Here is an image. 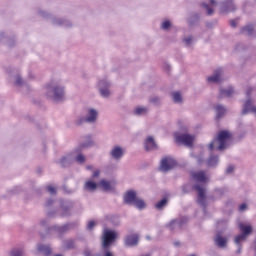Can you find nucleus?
I'll list each match as a JSON object with an SVG mask.
<instances>
[{"instance_id":"nucleus-1","label":"nucleus","mask_w":256,"mask_h":256,"mask_svg":"<svg viewBox=\"0 0 256 256\" xmlns=\"http://www.w3.org/2000/svg\"><path fill=\"white\" fill-rule=\"evenodd\" d=\"M191 175L196 183H200L194 185L195 191L198 192L197 203L201 207H205V183L209 181V175L205 171L192 172Z\"/></svg>"},{"instance_id":"nucleus-2","label":"nucleus","mask_w":256,"mask_h":256,"mask_svg":"<svg viewBox=\"0 0 256 256\" xmlns=\"http://www.w3.org/2000/svg\"><path fill=\"white\" fill-rule=\"evenodd\" d=\"M44 93L47 99L56 101L57 103L65 99V87H63L59 81H51L48 83L44 88Z\"/></svg>"},{"instance_id":"nucleus-3","label":"nucleus","mask_w":256,"mask_h":256,"mask_svg":"<svg viewBox=\"0 0 256 256\" xmlns=\"http://www.w3.org/2000/svg\"><path fill=\"white\" fill-rule=\"evenodd\" d=\"M93 144V141L91 138H88L86 143L80 144L78 147V150L74 151L72 155H68L66 157H63L60 161V164L62 167H67V165H70V163H73V161H76V163H79L80 165L83 164L85 161V156L81 154V149H85L87 147H91Z\"/></svg>"},{"instance_id":"nucleus-4","label":"nucleus","mask_w":256,"mask_h":256,"mask_svg":"<svg viewBox=\"0 0 256 256\" xmlns=\"http://www.w3.org/2000/svg\"><path fill=\"white\" fill-rule=\"evenodd\" d=\"M232 137L233 135L231 134V132L227 130L220 131L218 133V137L209 144L210 151H213V149H217L218 151H223L224 149H227L229 141H231Z\"/></svg>"},{"instance_id":"nucleus-5","label":"nucleus","mask_w":256,"mask_h":256,"mask_svg":"<svg viewBox=\"0 0 256 256\" xmlns=\"http://www.w3.org/2000/svg\"><path fill=\"white\" fill-rule=\"evenodd\" d=\"M239 229L241 234L235 237V243L238 245L236 253L238 254L241 253V244L244 243V241H247V237H249L253 231L251 225H245L243 223H239Z\"/></svg>"},{"instance_id":"nucleus-6","label":"nucleus","mask_w":256,"mask_h":256,"mask_svg":"<svg viewBox=\"0 0 256 256\" xmlns=\"http://www.w3.org/2000/svg\"><path fill=\"white\" fill-rule=\"evenodd\" d=\"M115 239H117V233H115V231L104 229L103 243H102L103 249H109V247L111 246V243H113Z\"/></svg>"},{"instance_id":"nucleus-7","label":"nucleus","mask_w":256,"mask_h":256,"mask_svg":"<svg viewBox=\"0 0 256 256\" xmlns=\"http://www.w3.org/2000/svg\"><path fill=\"white\" fill-rule=\"evenodd\" d=\"M175 141L180 145H185L186 147H193V141H195V136L189 134H175Z\"/></svg>"},{"instance_id":"nucleus-8","label":"nucleus","mask_w":256,"mask_h":256,"mask_svg":"<svg viewBox=\"0 0 256 256\" xmlns=\"http://www.w3.org/2000/svg\"><path fill=\"white\" fill-rule=\"evenodd\" d=\"M99 116V112L93 108H88L86 111V116L78 122V125L81 123H95L97 121V117Z\"/></svg>"},{"instance_id":"nucleus-9","label":"nucleus","mask_w":256,"mask_h":256,"mask_svg":"<svg viewBox=\"0 0 256 256\" xmlns=\"http://www.w3.org/2000/svg\"><path fill=\"white\" fill-rule=\"evenodd\" d=\"M177 165V161L173 159L172 157H165L161 160L160 164V171H163L164 173L167 171H170V169H173Z\"/></svg>"},{"instance_id":"nucleus-10","label":"nucleus","mask_w":256,"mask_h":256,"mask_svg":"<svg viewBox=\"0 0 256 256\" xmlns=\"http://www.w3.org/2000/svg\"><path fill=\"white\" fill-rule=\"evenodd\" d=\"M188 221L187 217H180L176 220H172L169 224L168 227L169 229H171L172 231L175 229H181V227H183V225H185V223Z\"/></svg>"},{"instance_id":"nucleus-11","label":"nucleus","mask_w":256,"mask_h":256,"mask_svg":"<svg viewBox=\"0 0 256 256\" xmlns=\"http://www.w3.org/2000/svg\"><path fill=\"white\" fill-rule=\"evenodd\" d=\"M109 82L107 80H101L99 83H98V87L100 89V95L102 97H108L110 95V92H109Z\"/></svg>"},{"instance_id":"nucleus-12","label":"nucleus","mask_w":256,"mask_h":256,"mask_svg":"<svg viewBox=\"0 0 256 256\" xmlns=\"http://www.w3.org/2000/svg\"><path fill=\"white\" fill-rule=\"evenodd\" d=\"M137 199V193L135 191L130 190L124 195V202L127 203V205H133Z\"/></svg>"},{"instance_id":"nucleus-13","label":"nucleus","mask_w":256,"mask_h":256,"mask_svg":"<svg viewBox=\"0 0 256 256\" xmlns=\"http://www.w3.org/2000/svg\"><path fill=\"white\" fill-rule=\"evenodd\" d=\"M139 243V234H131L128 235L125 239V245L128 247H134V245H137Z\"/></svg>"},{"instance_id":"nucleus-14","label":"nucleus","mask_w":256,"mask_h":256,"mask_svg":"<svg viewBox=\"0 0 256 256\" xmlns=\"http://www.w3.org/2000/svg\"><path fill=\"white\" fill-rule=\"evenodd\" d=\"M223 75V69H218L212 76H209L208 83H221V76Z\"/></svg>"},{"instance_id":"nucleus-15","label":"nucleus","mask_w":256,"mask_h":256,"mask_svg":"<svg viewBox=\"0 0 256 256\" xmlns=\"http://www.w3.org/2000/svg\"><path fill=\"white\" fill-rule=\"evenodd\" d=\"M124 153H125V150H123V148H121V146H114L110 152L111 157L116 160L121 159V157H123Z\"/></svg>"},{"instance_id":"nucleus-16","label":"nucleus","mask_w":256,"mask_h":256,"mask_svg":"<svg viewBox=\"0 0 256 256\" xmlns=\"http://www.w3.org/2000/svg\"><path fill=\"white\" fill-rule=\"evenodd\" d=\"M145 149L146 151H155L157 149V143H155V140L153 137L149 136L145 141Z\"/></svg>"},{"instance_id":"nucleus-17","label":"nucleus","mask_w":256,"mask_h":256,"mask_svg":"<svg viewBox=\"0 0 256 256\" xmlns=\"http://www.w3.org/2000/svg\"><path fill=\"white\" fill-rule=\"evenodd\" d=\"M98 187H100V189H102L103 191H112L113 189V183L110 181H107L105 179H102L99 183H98Z\"/></svg>"},{"instance_id":"nucleus-18","label":"nucleus","mask_w":256,"mask_h":256,"mask_svg":"<svg viewBox=\"0 0 256 256\" xmlns=\"http://www.w3.org/2000/svg\"><path fill=\"white\" fill-rule=\"evenodd\" d=\"M215 244L217 245V247H220L221 249H223V247L227 246V238L222 237L221 234H218L215 239Z\"/></svg>"},{"instance_id":"nucleus-19","label":"nucleus","mask_w":256,"mask_h":256,"mask_svg":"<svg viewBox=\"0 0 256 256\" xmlns=\"http://www.w3.org/2000/svg\"><path fill=\"white\" fill-rule=\"evenodd\" d=\"M234 9H235V4L233 3L232 0H228V1L224 2L221 7V11H223L224 13L233 11Z\"/></svg>"},{"instance_id":"nucleus-20","label":"nucleus","mask_w":256,"mask_h":256,"mask_svg":"<svg viewBox=\"0 0 256 256\" xmlns=\"http://www.w3.org/2000/svg\"><path fill=\"white\" fill-rule=\"evenodd\" d=\"M235 93L233 87L229 86L228 88L220 89V97H231Z\"/></svg>"},{"instance_id":"nucleus-21","label":"nucleus","mask_w":256,"mask_h":256,"mask_svg":"<svg viewBox=\"0 0 256 256\" xmlns=\"http://www.w3.org/2000/svg\"><path fill=\"white\" fill-rule=\"evenodd\" d=\"M71 228L70 224H65L63 226H52L50 228L51 231H57V233H65L68 229Z\"/></svg>"},{"instance_id":"nucleus-22","label":"nucleus","mask_w":256,"mask_h":256,"mask_svg":"<svg viewBox=\"0 0 256 256\" xmlns=\"http://www.w3.org/2000/svg\"><path fill=\"white\" fill-rule=\"evenodd\" d=\"M216 110V119H221L227 113V110L222 105H217L215 107Z\"/></svg>"},{"instance_id":"nucleus-23","label":"nucleus","mask_w":256,"mask_h":256,"mask_svg":"<svg viewBox=\"0 0 256 256\" xmlns=\"http://www.w3.org/2000/svg\"><path fill=\"white\" fill-rule=\"evenodd\" d=\"M98 186H99V184H97L91 180H88L84 185V189L86 191H95V189H97Z\"/></svg>"},{"instance_id":"nucleus-24","label":"nucleus","mask_w":256,"mask_h":256,"mask_svg":"<svg viewBox=\"0 0 256 256\" xmlns=\"http://www.w3.org/2000/svg\"><path fill=\"white\" fill-rule=\"evenodd\" d=\"M39 253H43V255H51V248L49 246H45V245H38L37 247Z\"/></svg>"},{"instance_id":"nucleus-25","label":"nucleus","mask_w":256,"mask_h":256,"mask_svg":"<svg viewBox=\"0 0 256 256\" xmlns=\"http://www.w3.org/2000/svg\"><path fill=\"white\" fill-rule=\"evenodd\" d=\"M218 163H219V156L211 155L207 161L208 167H215V165H217Z\"/></svg>"},{"instance_id":"nucleus-26","label":"nucleus","mask_w":256,"mask_h":256,"mask_svg":"<svg viewBox=\"0 0 256 256\" xmlns=\"http://www.w3.org/2000/svg\"><path fill=\"white\" fill-rule=\"evenodd\" d=\"M25 255V251H23V248H14L10 252V256H23Z\"/></svg>"},{"instance_id":"nucleus-27","label":"nucleus","mask_w":256,"mask_h":256,"mask_svg":"<svg viewBox=\"0 0 256 256\" xmlns=\"http://www.w3.org/2000/svg\"><path fill=\"white\" fill-rule=\"evenodd\" d=\"M172 99L174 103H181L183 101V98L181 97V93L179 92H173Z\"/></svg>"},{"instance_id":"nucleus-28","label":"nucleus","mask_w":256,"mask_h":256,"mask_svg":"<svg viewBox=\"0 0 256 256\" xmlns=\"http://www.w3.org/2000/svg\"><path fill=\"white\" fill-rule=\"evenodd\" d=\"M133 205H135L137 209H145V201L142 199L136 198Z\"/></svg>"},{"instance_id":"nucleus-29","label":"nucleus","mask_w":256,"mask_h":256,"mask_svg":"<svg viewBox=\"0 0 256 256\" xmlns=\"http://www.w3.org/2000/svg\"><path fill=\"white\" fill-rule=\"evenodd\" d=\"M242 33L245 35H252L253 34V25H247L244 28H242Z\"/></svg>"},{"instance_id":"nucleus-30","label":"nucleus","mask_w":256,"mask_h":256,"mask_svg":"<svg viewBox=\"0 0 256 256\" xmlns=\"http://www.w3.org/2000/svg\"><path fill=\"white\" fill-rule=\"evenodd\" d=\"M73 247H75V241L71 239L64 241V249H73Z\"/></svg>"},{"instance_id":"nucleus-31","label":"nucleus","mask_w":256,"mask_h":256,"mask_svg":"<svg viewBox=\"0 0 256 256\" xmlns=\"http://www.w3.org/2000/svg\"><path fill=\"white\" fill-rule=\"evenodd\" d=\"M147 112V108L145 107H137L134 111L135 115H145Z\"/></svg>"},{"instance_id":"nucleus-32","label":"nucleus","mask_w":256,"mask_h":256,"mask_svg":"<svg viewBox=\"0 0 256 256\" xmlns=\"http://www.w3.org/2000/svg\"><path fill=\"white\" fill-rule=\"evenodd\" d=\"M167 205V199H162L161 201H159L155 207L156 209H163V207H165Z\"/></svg>"},{"instance_id":"nucleus-33","label":"nucleus","mask_w":256,"mask_h":256,"mask_svg":"<svg viewBox=\"0 0 256 256\" xmlns=\"http://www.w3.org/2000/svg\"><path fill=\"white\" fill-rule=\"evenodd\" d=\"M169 27H171V22L169 20H165L162 25H161V28L164 30V31H167V29H169Z\"/></svg>"},{"instance_id":"nucleus-34","label":"nucleus","mask_w":256,"mask_h":256,"mask_svg":"<svg viewBox=\"0 0 256 256\" xmlns=\"http://www.w3.org/2000/svg\"><path fill=\"white\" fill-rule=\"evenodd\" d=\"M47 191L50 193V195H55V193H57V190L52 185L47 186Z\"/></svg>"},{"instance_id":"nucleus-35","label":"nucleus","mask_w":256,"mask_h":256,"mask_svg":"<svg viewBox=\"0 0 256 256\" xmlns=\"http://www.w3.org/2000/svg\"><path fill=\"white\" fill-rule=\"evenodd\" d=\"M63 217H67L69 215V207L62 205Z\"/></svg>"},{"instance_id":"nucleus-36","label":"nucleus","mask_w":256,"mask_h":256,"mask_svg":"<svg viewBox=\"0 0 256 256\" xmlns=\"http://www.w3.org/2000/svg\"><path fill=\"white\" fill-rule=\"evenodd\" d=\"M203 7L206 8L208 15H213V9H211V7H209V5H207L206 3H204V4H203Z\"/></svg>"},{"instance_id":"nucleus-37","label":"nucleus","mask_w":256,"mask_h":256,"mask_svg":"<svg viewBox=\"0 0 256 256\" xmlns=\"http://www.w3.org/2000/svg\"><path fill=\"white\" fill-rule=\"evenodd\" d=\"M93 227H95V221H89L87 224V229H89L91 231V229H93Z\"/></svg>"},{"instance_id":"nucleus-38","label":"nucleus","mask_w":256,"mask_h":256,"mask_svg":"<svg viewBox=\"0 0 256 256\" xmlns=\"http://www.w3.org/2000/svg\"><path fill=\"white\" fill-rule=\"evenodd\" d=\"M184 43H186V45H190L191 43H193V37L185 38Z\"/></svg>"},{"instance_id":"nucleus-39","label":"nucleus","mask_w":256,"mask_h":256,"mask_svg":"<svg viewBox=\"0 0 256 256\" xmlns=\"http://www.w3.org/2000/svg\"><path fill=\"white\" fill-rule=\"evenodd\" d=\"M235 167L233 165H230L226 169V173L231 174L234 171Z\"/></svg>"},{"instance_id":"nucleus-40","label":"nucleus","mask_w":256,"mask_h":256,"mask_svg":"<svg viewBox=\"0 0 256 256\" xmlns=\"http://www.w3.org/2000/svg\"><path fill=\"white\" fill-rule=\"evenodd\" d=\"M15 84L16 85H23V79H21L19 76H17Z\"/></svg>"},{"instance_id":"nucleus-41","label":"nucleus","mask_w":256,"mask_h":256,"mask_svg":"<svg viewBox=\"0 0 256 256\" xmlns=\"http://www.w3.org/2000/svg\"><path fill=\"white\" fill-rule=\"evenodd\" d=\"M251 91H253V88L249 87L246 91V97H248V99L251 97Z\"/></svg>"},{"instance_id":"nucleus-42","label":"nucleus","mask_w":256,"mask_h":256,"mask_svg":"<svg viewBox=\"0 0 256 256\" xmlns=\"http://www.w3.org/2000/svg\"><path fill=\"white\" fill-rule=\"evenodd\" d=\"M100 173H101V171L95 170V171L93 172V174H92V177L95 179L96 177H99Z\"/></svg>"},{"instance_id":"nucleus-43","label":"nucleus","mask_w":256,"mask_h":256,"mask_svg":"<svg viewBox=\"0 0 256 256\" xmlns=\"http://www.w3.org/2000/svg\"><path fill=\"white\" fill-rule=\"evenodd\" d=\"M247 209V204L243 203L239 206V211H245Z\"/></svg>"},{"instance_id":"nucleus-44","label":"nucleus","mask_w":256,"mask_h":256,"mask_svg":"<svg viewBox=\"0 0 256 256\" xmlns=\"http://www.w3.org/2000/svg\"><path fill=\"white\" fill-rule=\"evenodd\" d=\"M230 25H231V27H237V22H235V20H232L230 22Z\"/></svg>"},{"instance_id":"nucleus-45","label":"nucleus","mask_w":256,"mask_h":256,"mask_svg":"<svg viewBox=\"0 0 256 256\" xmlns=\"http://www.w3.org/2000/svg\"><path fill=\"white\" fill-rule=\"evenodd\" d=\"M46 224H47V221H45V220H42V221L40 222V225H41L42 227H45Z\"/></svg>"},{"instance_id":"nucleus-46","label":"nucleus","mask_w":256,"mask_h":256,"mask_svg":"<svg viewBox=\"0 0 256 256\" xmlns=\"http://www.w3.org/2000/svg\"><path fill=\"white\" fill-rule=\"evenodd\" d=\"M86 169H87L88 171H92V170H93V166L88 165V166L86 167Z\"/></svg>"},{"instance_id":"nucleus-47","label":"nucleus","mask_w":256,"mask_h":256,"mask_svg":"<svg viewBox=\"0 0 256 256\" xmlns=\"http://www.w3.org/2000/svg\"><path fill=\"white\" fill-rule=\"evenodd\" d=\"M54 23H56V25H64V23L62 21H56Z\"/></svg>"},{"instance_id":"nucleus-48","label":"nucleus","mask_w":256,"mask_h":256,"mask_svg":"<svg viewBox=\"0 0 256 256\" xmlns=\"http://www.w3.org/2000/svg\"><path fill=\"white\" fill-rule=\"evenodd\" d=\"M210 3H211V5H213V6L217 5V3L215 2V0H210Z\"/></svg>"},{"instance_id":"nucleus-49","label":"nucleus","mask_w":256,"mask_h":256,"mask_svg":"<svg viewBox=\"0 0 256 256\" xmlns=\"http://www.w3.org/2000/svg\"><path fill=\"white\" fill-rule=\"evenodd\" d=\"M104 256H113V254H111V252H106Z\"/></svg>"},{"instance_id":"nucleus-50","label":"nucleus","mask_w":256,"mask_h":256,"mask_svg":"<svg viewBox=\"0 0 256 256\" xmlns=\"http://www.w3.org/2000/svg\"><path fill=\"white\" fill-rule=\"evenodd\" d=\"M53 202L51 200L47 201V206L49 207Z\"/></svg>"},{"instance_id":"nucleus-51","label":"nucleus","mask_w":256,"mask_h":256,"mask_svg":"<svg viewBox=\"0 0 256 256\" xmlns=\"http://www.w3.org/2000/svg\"><path fill=\"white\" fill-rule=\"evenodd\" d=\"M221 223H223V221L218 222V226H220V225H221Z\"/></svg>"},{"instance_id":"nucleus-52","label":"nucleus","mask_w":256,"mask_h":256,"mask_svg":"<svg viewBox=\"0 0 256 256\" xmlns=\"http://www.w3.org/2000/svg\"><path fill=\"white\" fill-rule=\"evenodd\" d=\"M146 239H150L149 236H147Z\"/></svg>"},{"instance_id":"nucleus-53","label":"nucleus","mask_w":256,"mask_h":256,"mask_svg":"<svg viewBox=\"0 0 256 256\" xmlns=\"http://www.w3.org/2000/svg\"><path fill=\"white\" fill-rule=\"evenodd\" d=\"M175 245H179V243L176 242Z\"/></svg>"}]
</instances>
